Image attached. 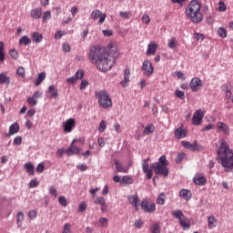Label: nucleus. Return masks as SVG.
I'll return each instance as SVG.
<instances>
[{
  "label": "nucleus",
  "instance_id": "obj_1",
  "mask_svg": "<svg viewBox=\"0 0 233 233\" xmlns=\"http://www.w3.org/2000/svg\"><path fill=\"white\" fill-rule=\"evenodd\" d=\"M110 52H117V48L111 46H92L89 49L88 59L92 65H94L99 72H108L114 66L116 56Z\"/></svg>",
  "mask_w": 233,
  "mask_h": 233
},
{
  "label": "nucleus",
  "instance_id": "obj_2",
  "mask_svg": "<svg viewBox=\"0 0 233 233\" xmlns=\"http://www.w3.org/2000/svg\"><path fill=\"white\" fill-rule=\"evenodd\" d=\"M218 159L224 168V172L233 173V151L227 142L222 141L217 151Z\"/></svg>",
  "mask_w": 233,
  "mask_h": 233
},
{
  "label": "nucleus",
  "instance_id": "obj_3",
  "mask_svg": "<svg viewBox=\"0 0 233 233\" xmlns=\"http://www.w3.org/2000/svg\"><path fill=\"white\" fill-rule=\"evenodd\" d=\"M186 15L191 19L192 23H201L203 21L201 4L198 0L191 1L186 9Z\"/></svg>",
  "mask_w": 233,
  "mask_h": 233
},
{
  "label": "nucleus",
  "instance_id": "obj_4",
  "mask_svg": "<svg viewBox=\"0 0 233 233\" xmlns=\"http://www.w3.org/2000/svg\"><path fill=\"white\" fill-rule=\"evenodd\" d=\"M168 160L167 157L162 156L159 157L158 162L153 164L151 168H155V174L157 176H163L164 177H168Z\"/></svg>",
  "mask_w": 233,
  "mask_h": 233
},
{
  "label": "nucleus",
  "instance_id": "obj_5",
  "mask_svg": "<svg viewBox=\"0 0 233 233\" xmlns=\"http://www.w3.org/2000/svg\"><path fill=\"white\" fill-rule=\"evenodd\" d=\"M96 96L102 108H110L112 106V98H110V95L106 90L96 92Z\"/></svg>",
  "mask_w": 233,
  "mask_h": 233
},
{
  "label": "nucleus",
  "instance_id": "obj_6",
  "mask_svg": "<svg viewBox=\"0 0 233 233\" xmlns=\"http://www.w3.org/2000/svg\"><path fill=\"white\" fill-rule=\"evenodd\" d=\"M172 216L180 221V227H183L184 228H190V221H188V218L185 217V214H183V211L177 209L172 212Z\"/></svg>",
  "mask_w": 233,
  "mask_h": 233
},
{
  "label": "nucleus",
  "instance_id": "obj_7",
  "mask_svg": "<svg viewBox=\"0 0 233 233\" xmlns=\"http://www.w3.org/2000/svg\"><path fill=\"white\" fill-rule=\"evenodd\" d=\"M141 70L143 72V76L150 77V76L154 74V66L152 65V62L148 59L144 60Z\"/></svg>",
  "mask_w": 233,
  "mask_h": 233
},
{
  "label": "nucleus",
  "instance_id": "obj_8",
  "mask_svg": "<svg viewBox=\"0 0 233 233\" xmlns=\"http://www.w3.org/2000/svg\"><path fill=\"white\" fill-rule=\"evenodd\" d=\"M203 117H205V110L198 109L192 117V124L198 127L203 123Z\"/></svg>",
  "mask_w": 233,
  "mask_h": 233
},
{
  "label": "nucleus",
  "instance_id": "obj_9",
  "mask_svg": "<svg viewBox=\"0 0 233 233\" xmlns=\"http://www.w3.org/2000/svg\"><path fill=\"white\" fill-rule=\"evenodd\" d=\"M141 208L142 210H144V212H148L149 214H152L156 212V204L154 202L144 199L141 203Z\"/></svg>",
  "mask_w": 233,
  "mask_h": 233
},
{
  "label": "nucleus",
  "instance_id": "obj_10",
  "mask_svg": "<svg viewBox=\"0 0 233 233\" xmlns=\"http://www.w3.org/2000/svg\"><path fill=\"white\" fill-rule=\"evenodd\" d=\"M74 128H76V119L69 118L68 120L63 123V129L64 132H66V134H70V132H72Z\"/></svg>",
  "mask_w": 233,
  "mask_h": 233
},
{
  "label": "nucleus",
  "instance_id": "obj_11",
  "mask_svg": "<svg viewBox=\"0 0 233 233\" xmlns=\"http://www.w3.org/2000/svg\"><path fill=\"white\" fill-rule=\"evenodd\" d=\"M203 87V81L198 77L192 78L190 82V88L192 92H198Z\"/></svg>",
  "mask_w": 233,
  "mask_h": 233
},
{
  "label": "nucleus",
  "instance_id": "obj_12",
  "mask_svg": "<svg viewBox=\"0 0 233 233\" xmlns=\"http://www.w3.org/2000/svg\"><path fill=\"white\" fill-rule=\"evenodd\" d=\"M76 139H74L71 143V145L69 146V147L67 149L65 150V154H66V156L70 157V156H77V154H79L81 151L79 150V147H77V146H75L74 143H76Z\"/></svg>",
  "mask_w": 233,
  "mask_h": 233
},
{
  "label": "nucleus",
  "instance_id": "obj_13",
  "mask_svg": "<svg viewBox=\"0 0 233 233\" xmlns=\"http://www.w3.org/2000/svg\"><path fill=\"white\" fill-rule=\"evenodd\" d=\"M91 17L94 21H96V19H99V23L103 25L105 19H106V14H102L100 10L96 9L92 11Z\"/></svg>",
  "mask_w": 233,
  "mask_h": 233
},
{
  "label": "nucleus",
  "instance_id": "obj_14",
  "mask_svg": "<svg viewBox=\"0 0 233 233\" xmlns=\"http://www.w3.org/2000/svg\"><path fill=\"white\" fill-rule=\"evenodd\" d=\"M217 130L225 136H228V134H230V127H228V125L225 124L224 122L217 123Z\"/></svg>",
  "mask_w": 233,
  "mask_h": 233
},
{
  "label": "nucleus",
  "instance_id": "obj_15",
  "mask_svg": "<svg viewBox=\"0 0 233 233\" xmlns=\"http://www.w3.org/2000/svg\"><path fill=\"white\" fill-rule=\"evenodd\" d=\"M129 83H130V68H126L124 71V80L120 82V85H122L123 88H127Z\"/></svg>",
  "mask_w": 233,
  "mask_h": 233
},
{
  "label": "nucleus",
  "instance_id": "obj_16",
  "mask_svg": "<svg viewBox=\"0 0 233 233\" xmlns=\"http://www.w3.org/2000/svg\"><path fill=\"white\" fill-rule=\"evenodd\" d=\"M179 197L183 198L185 201H190V199H192V191L187 188H183L179 192Z\"/></svg>",
  "mask_w": 233,
  "mask_h": 233
},
{
  "label": "nucleus",
  "instance_id": "obj_17",
  "mask_svg": "<svg viewBox=\"0 0 233 233\" xmlns=\"http://www.w3.org/2000/svg\"><path fill=\"white\" fill-rule=\"evenodd\" d=\"M128 201L135 207L136 210H139V197L137 195L129 196Z\"/></svg>",
  "mask_w": 233,
  "mask_h": 233
},
{
  "label": "nucleus",
  "instance_id": "obj_18",
  "mask_svg": "<svg viewBox=\"0 0 233 233\" xmlns=\"http://www.w3.org/2000/svg\"><path fill=\"white\" fill-rule=\"evenodd\" d=\"M30 15L33 19H41V16L43 15V9L41 7L35 8L31 10Z\"/></svg>",
  "mask_w": 233,
  "mask_h": 233
},
{
  "label": "nucleus",
  "instance_id": "obj_19",
  "mask_svg": "<svg viewBox=\"0 0 233 233\" xmlns=\"http://www.w3.org/2000/svg\"><path fill=\"white\" fill-rule=\"evenodd\" d=\"M95 205H100L102 212H105L106 210V202L105 201V198L103 197H97L95 201Z\"/></svg>",
  "mask_w": 233,
  "mask_h": 233
},
{
  "label": "nucleus",
  "instance_id": "obj_20",
  "mask_svg": "<svg viewBox=\"0 0 233 233\" xmlns=\"http://www.w3.org/2000/svg\"><path fill=\"white\" fill-rule=\"evenodd\" d=\"M0 85H10V76H8V73L2 72L0 74Z\"/></svg>",
  "mask_w": 233,
  "mask_h": 233
},
{
  "label": "nucleus",
  "instance_id": "obj_21",
  "mask_svg": "<svg viewBox=\"0 0 233 233\" xmlns=\"http://www.w3.org/2000/svg\"><path fill=\"white\" fill-rule=\"evenodd\" d=\"M175 136L177 139H183L187 137V130L183 129V127H178L175 131Z\"/></svg>",
  "mask_w": 233,
  "mask_h": 233
},
{
  "label": "nucleus",
  "instance_id": "obj_22",
  "mask_svg": "<svg viewBox=\"0 0 233 233\" xmlns=\"http://www.w3.org/2000/svg\"><path fill=\"white\" fill-rule=\"evenodd\" d=\"M208 228H216L218 227V219L214 216H209L208 218Z\"/></svg>",
  "mask_w": 233,
  "mask_h": 233
},
{
  "label": "nucleus",
  "instance_id": "obj_23",
  "mask_svg": "<svg viewBox=\"0 0 233 233\" xmlns=\"http://www.w3.org/2000/svg\"><path fill=\"white\" fill-rule=\"evenodd\" d=\"M24 168L25 169V171L27 172V174L29 176H34V174L35 172V167H34V165L31 162L25 164Z\"/></svg>",
  "mask_w": 233,
  "mask_h": 233
},
{
  "label": "nucleus",
  "instance_id": "obj_24",
  "mask_svg": "<svg viewBox=\"0 0 233 233\" xmlns=\"http://www.w3.org/2000/svg\"><path fill=\"white\" fill-rule=\"evenodd\" d=\"M195 185H198V187H203L207 185V177H197L193 178Z\"/></svg>",
  "mask_w": 233,
  "mask_h": 233
},
{
  "label": "nucleus",
  "instance_id": "obj_25",
  "mask_svg": "<svg viewBox=\"0 0 233 233\" xmlns=\"http://www.w3.org/2000/svg\"><path fill=\"white\" fill-rule=\"evenodd\" d=\"M156 50H157V45L156 43H150L147 46V56H154L156 54Z\"/></svg>",
  "mask_w": 233,
  "mask_h": 233
},
{
  "label": "nucleus",
  "instance_id": "obj_26",
  "mask_svg": "<svg viewBox=\"0 0 233 233\" xmlns=\"http://www.w3.org/2000/svg\"><path fill=\"white\" fill-rule=\"evenodd\" d=\"M115 167L117 172H122L124 174L128 172V167H125L120 162L115 161Z\"/></svg>",
  "mask_w": 233,
  "mask_h": 233
},
{
  "label": "nucleus",
  "instance_id": "obj_27",
  "mask_svg": "<svg viewBox=\"0 0 233 233\" xmlns=\"http://www.w3.org/2000/svg\"><path fill=\"white\" fill-rule=\"evenodd\" d=\"M45 79H46V73L42 72V73L38 74V76H37V77H36V79H35V86H39V85H41V83H42Z\"/></svg>",
  "mask_w": 233,
  "mask_h": 233
},
{
  "label": "nucleus",
  "instance_id": "obj_28",
  "mask_svg": "<svg viewBox=\"0 0 233 233\" xmlns=\"http://www.w3.org/2000/svg\"><path fill=\"white\" fill-rule=\"evenodd\" d=\"M23 221H25V214L19 211L16 215V225H18V227H23Z\"/></svg>",
  "mask_w": 233,
  "mask_h": 233
},
{
  "label": "nucleus",
  "instance_id": "obj_29",
  "mask_svg": "<svg viewBox=\"0 0 233 233\" xmlns=\"http://www.w3.org/2000/svg\"><path fill=\"white\" fill-rule=\"evenodd\" d=\"M31 37L35 43H41V41H43V35L38 32H34Z\"/></svg>",
  "mask_w": 233,
  "mask_h": 233
},
{
  "label": "nucleus",
  "instance_id": "obj_30",
  "mask_svg": "<svg viewBox=\"0 0 233 233\" xmlns=\"http://www.w3.org/2000/svg\"><path fill=\"white\" fill-rule=\"evenodd\" d=\"M9 132L12 136H14V134H17V132H19V124L14 123L11 125L9 127Z\"/></svg>",
  "mask_w": 233,
  "mask_h": 233
},
{
  "label": "nucleus",
  "instance_id": "obj_31",
  "mask_svg": "<svg viewBox=\"0 0 233 233\" xmlns=\"http://www.w3.org/2000/svg\"><path fill=\"white\" fill-rule=\"evenodd\" d=\"M30 43H32V40L26 35L22 36L19 40V45H24V46H28Z\"/></svg>",
  "mask_w": 233,
  "mask_h": 233
},
{
  "label": "nucleus",
  "instance_id": "obj_32",
  "mask_svg": "<svg viewBox=\"0 0 233 233\" xmlns=\"http://www.w3.org/2000/svg\"><path fill=\"white\" fill-rule=\"evenodd\" d=\"M122 185H132L134 179L131 177L124 176L121 180Z\"/></svg>",
  "mask_w": 233,
  "mask_h": 233
},
{
  "label": "nucleus",
  "instance_id": "obj_33",
  "mask_svg": "<svg viewBox=\"0 0 233 233\" xmlns=\"http://www.w3.org/2000/svg\"><path fill=\"white\" fill-rule=\"evenodd\" d=\"M5 61V43L3 41L0 42V63Z\"/></svg>",
  "mask_w": 233,
  "mask_h": 233
},
{
  "label": "nucleus",
  "instance_id": "obj_34",
  "mask_svg": "<svg viewBox=\"0 0 233 233\" xmlns=\"http://www.w3.org/2000/svg\"><path fill=\"white\" fill-rule=\"evenodd\" d=\"M181 145L182 147H184V148H187V150H191L192 152H194V142L193 144H191L188 141H182Z\"/></svg>",
  "mask_w": 233,
  "mask_h": 233
},
{
  "label": "nucleus",
  "instance_id": "obj_35",
  "mask_svg": "<svg viewBox=\"0 0 233 233\" xmlns=\"http://www.w3.org/2000/svg\"><path fill=\"white\" fill-rule=\"evenodd\" d=\"M48 90L51 94V97H54L55 99L58 97L59 94L57 93V89H56V86H50Z\"/></svg>",
  "mask_w": 233,
  "mask_h": 233
},
{
  "label": "nucleus",
  "instance_id": "obj_36",
  "mask_svg": "<svg viewBox=\"0 0 233 233\" xmlns=\"http://www.w3.org/2000/svg\"><path fill=\"white\" fill-rule=\"evenodd\" d=\"M167 46L171 49L176 48L177 46V40L176 38H171L167 41Z\"/></svg>",
  "mask_w": 233,
  "mask_h": 233
},
{
  "label": "nucleus",
  "instance_id": "obj_37",
  "mask_svg": "<svg viewBox=\"0 0 233 233\" xmlns=\"http://www.w3.org/2000/svg\"><path fill=\"white\" fill-rule=\"evenodd\" d=\"M217 34L218 35H219V37H222L223 39H225V37H227V29H225L224 27H219L218 29Z\"/></svg>",
  "mask_w": 233,
  "mask_h": 233
},
{
  "label": "nucleus",
  "instance_id": "obj_38",
  "mask_svg": "<svg viewBox=\"0 0 233 233\" xmlns=\"http://www.w3.org/2000/svg\"><path fill=\"white\" fill-rule=\"evenodd\" d=\"M48 19H52V12L46 11L42 17V21H43V23H46L48 21Z\"/></svg>",
  "mask_w": 233,
  "mask_h": 233
},
{
  "label": "nucleus",
  "instance_id": "obj_39",
  "mask_svg": "<svg viewBox=\"0 0 233 233\" xmlns=\"http://www.w3.org/2000/svg\"><path fill=\"white\" fill-rule=\"evenodd\" d=\"M217 10L218 12H227V5H225V2L219 1Z\"/></svg>",
  "mask_w": 233,
  "mask_h": 233
},
{
  "label": "nucleus",
  "instance_id": "obj_40",
  "mask_svg": "<svg viewBox=\"0 0 233 233\" xmlns=\"http://www.w3.org/2000/svg\"><path fill=\"white\" fill-rule=\"evenodd\" d=\"M105 130H106V121L102 120L99 123L98 132L103 133Z\"/></svg>",
  "mask_w": 233,
  "mask_h": 233
},
{
  "label": "nucleus",
  "instance_id": "obj_41",
  "mask_svg": "<svg viewBox=\"0 0 233 233\" xmlns=\"http://www.w3.org/2000/svg\"><path fill=\"white\" fill-rule=\"evenodd\" d=\"M62 233H72V224L70 223L65 224Z\"/></svg>",
  "mask_w": 233,
  "mask_h": 233
},
{
  "label": "nucleus",
  "instance_id": "obj_42",
  "mask_svg": "<svg viewBox=\"0 0 233 233\" xmlns=\"http://www.w3.org/2000/svg\"><path fill=\"white\" fill-rule=\"evenodd\" d=\"M58 203H60L62 207L68 206V202L66 201V198L65 196H61L58 198Z\"/></svg>",
  "mask_w": 233,
  "mask_h": 233
},
{
  "label": "nucleus",
  "instance_id": "obj_43",
  "mask_svg": "<svg viewBox=\"0 0 233 233\" xmlns=\"http://www.w3.org/2000/svg\"><path fill=\"white\" fill-rule=\"evenodd\" d=\"M9 55L12 57V59H18L19 58V53H17V50L12 49L9 51Z\"/></svg>",
  "mask_w": 233,
  "mask_h": 233
},
{
  "label": "nucleus",
  "instance_id": "obj_44",
  "mask_svg": "<svg viewBox=\"0 0 233 233\" xmlns=\"http://www.w3.org/2000/svg\"><path fill=\"white\" fill-rule=\"evenodd\" d=\"M16 74L20 77H25L26 74H25V67H23V66L18 67V69L16 70Z\"/></svg>",
  "mask_w": 233,
  "mask_h": 233
},
{
  "label": "nucleus",
  "instance_id": "obj_45",
  "mask_svg": "<svg viewBox=\"0 0 233 233\" xmlns=\"http://www.w3.org/2000/svg\"><path fill=\"white\" fill-rule=\"evenodd\" d=\"M152 133H154V126L147 125L144 129V134H152Z\"/></svg>",
  "mask_w": 233,
  "mask_h": 233
},
{
  "label": "nucleus",
  "instance_id": "obj_46",
  "mask_svg": "<svg viewBox=\"0 0 233 233\" xmlns=\"http://www.w3.org/2000/svg\"><path fill=\"white\" fill-rule=\"evenodd\" d=\"M74 76H75V78L77 81V79H81L82 77H85V71L80 69V70L76 72Z\"/></svg>",
  "mask_w": 233,
  "mask_h": 233
},
{
  "label": "nucleus",
  "instance_id": "obj_47",
  "mask_svg": "<svg viewBox=\"0 0 233 233\" xmlns=\"http://www.w3.org/2000/svg\"><path fill=\"white\" fill-rule=\"evenodd\" d=\"M132 15V13L128 12V11H120V16L123 19H130V16Z\"/></svg>",
  "mask_w": 233,
  "mask_h": 233
},
{
  "label": "nucleus",
  "instance_id": "obj_48",
  "mask_svg": "<svg viewBox=\"0 0 233 233\" xmlns=\"http://www.w3.org/2000/svg\"><path fill=\"white\" fill-rule=\"evenodd\" d=\"M203 146L198 144V141H194V150L193 152H201L203 150Z\"/></svg>",
  "mask_w": 233,
  "mask_h": 233
},
{
  "label": "nucleus",
  "instance_id": "obj_49",
  "mask_svg": "<svg viewBox=\"0 0 233 233\" xmlns=\"http://www.w3.org/2000/svg\"><path fill=\"white\" fill-rule=\"evenodd\" d=\"M151 233H161V227L159 226V224L155 223L153 225Z\"/></svg>",
  "mask_w": 233,
  "mask_h": 233
},
{
  "label": "nucleus",
  "instance_id": "obj_50",
  "mask_svg": "<svg viewBox=\"0 0 233 233\" xmlns=\"http://www.w3.org/2000/svg\"><path fill=\"white\" fill-rule=\"evenodd\" d=\"M157 204H158V205H165V193H161V194L157 197Z\"/></svg>",
  "mask_w": 233,
  "mask_h": 233
},
{
  "label": "nucleus",
  "instance_id": "obj_51",
  "mask_svg": "<svg viewBox=\"0 0 233 233\" xmlns=\"http://www.w3.org/2000/svg\"><path fill=\"white\" fill-rule=\"evenodd\" d=\"M99 223H100L101 227H103V228L108 227V218H99Z\"/></svg>",
  "mask_w": 233,
  "mask_h": 233
},
{
  "label": "nucleus",
  "instance_id": "obj_52",
  "mask_svg": "<svg viewBox=\"0 0 233 233\" xmlns=\"http://www.w3.org/2000/svg\"><path fill=\"white\" fill-rule=\"evenodd\" d=\"M142 23H144V25H150V16H148L147 14H144L142 16Z\"/></svg>",
  "mask_w": 233,
  "mask_h": 233
},
{
  "label": "nucleus",
  "instance_id": "obj_53",
  "mask_svg": "<svg viewBox=\"0 0 233 233\" xmlns=\"http://www.w3.org/2000/svg\"><path fill=\"white\" fill-rule=\"evenodd\" d=\"M175 95L177 97H178L179 99H185V92L181 91V90H178L177 89L175 91Z\"/></svg>",
  "mask_w": 233,
  "mask_h": 233
},
{
  "label": "nucleus",
  "instance_id": "obj_54",
  "mask_svg": "<svg viewBox=\"0 0 233 233\" xmlns=\"http://www.w3.org/2000/svg\"><path fill=\"white\" fill-rule=\"evenodd\" d=\"M28 218H29V219H32V220L35 219V218H37V211L30 210L28 212Z\"/></svg>",
  "mask_w": 233,
  "mask_h": 233
},
{
  "label": "nucleus",
  "instance_id": "obj_55",
  "mask_svg": "<svg viewBox=\"0 0 233 233\" xmlns=\"http://www.w3.org/2000/svg\"><path fill=\"white\" fill-rule=\"evenodd\" d=\"M27 103H28V105H30L31 106H35V105H37V100H35L34 96L28 97V98H27Z\"/></svg>",
  "mask_w": 233,
  "mask_h": 233
},
{
  "label": "nucleus",
  "instance_id": "obj_56",
  "mask_svg": "<svg viewBox=\"0 0 233 233\" xmlns=\"http://www.w3.org/2000/svg\"><path fill=\"white\" fill-rule=\"evenodd\" d=\"M30 188H35L36 187H39V181L37 179H33L29 183Z\"/></svg>",
  "mask_w": 233,
  "mask_h": 233
},
{
  "label": "nucleus",
  "instance_id": "obj_57",
  "mask_svg": "<svg viewBox=\"0 0 233 233\" xmlns=\"http://www.w3.org/2000/svg\"><path fill=\"white\" fill-rule=\"evenodd\" d=\"M184 157H185V153H179L176 157V163H181L183 161Z\"/></svg>",
  "mask_w": 233,
  "mask_h": 233
},
{
  "label": "nucleus",
  "instance_id": "obj_58",
  "mask_svg": "<svg viewBox=\"0 0 233 233\" xmlns=\"http://www.w3.org/2000/svg\"><path fill=\"white\" fill-rule=\"evenodd\" d=\"M194 37H195L196 41H199V39H201V41H203V39H205V35H203L201 33H195Z\"/></svg>",
  "mask_w": 233,
  "mask_h": 233
},
{
  "label": "nucleus",
  "instance_id": "obj_59",
  "mask_svg": "<svg viewBox=\"0 0 233 233\" xmlns=\"http://www.w3.org/2000/svg\"><path fill=\"white\" fill-rule=\"evenodd\" d=\"M66 82L67 83V85H76V83H77V80L76 78H75V76H71L67 78Z\"/></svg>",
  "mask_w": 233,
  "mask_h": 233
},
{
  "label": "nucleus",
  "instance_id": "obj_60",
  "mask_svg": "<svg viewBox=\"0 0 233 233\" xmlns=\"http://www.w3.org/2000/svg\"><path fill=\"white\" fill-rule=\"evenodd\" d=\"M85 210H86V203L82 202L78 206V212H85Z\"/></svg>",
  "mask_w": 233,
  "mask_h": 233
},
{
  "label": "nucleus",
  "instance_id": "obj_61",
  "mask_svg": "<svg viewBox=\"0 0 233 233\" xmlns=\"http://www.w3.org/2000/svg\"><path fill=\"white\" fill-rule=\"evenodd\" d=\"M49 194H51V196H54V198H57V189H56L54 186L50 187Z\"/></svg>",
  "mask_w": 233,
  "mask_h": 233
},
{
  "label": "nucleus",
  "instance_id": "obj_62",
  "mask_svg": "<svg viewBox=\"0 0 233 233\" xmlns=\"http://www.w3.org/2000/svg\"><path fill=\"white\" fill-rule=\"evenodd\" d=\"M45 171V164H38L36 167V172H38V174H41Z\"/></svg>",
  "mask_w": 233,
  "mask_h": 233
},
{
  "label": "nucleus",
  "instance_id": "obj_63",
  "mask_svg": "<svg viewBox=\"0 0 233 233\" xmlns=\"http://www.w3.org/2000/svg\"><path fill=\"white\" fill-rule=\"evenodd\" d=\"M65 34V31H56L55 34V39H61Z\"/></svg>",
  "mask_w": 233,
  "mask_h": 233
},
{
  "label": "nucleus",
  "instance_id": "obj_64",
  "mask_svg": "<svg viewBox=\"0 0 233 233\" xmlns=\"http://www.w3.org/2000/svg\"><path fill=\"white\" fill-rule=\"evenodd\" d=\"M88 86V82L86 80H82L80 84V90H85Z\"/></svg>",
  "mask_w": 233,
  "mask_h": 233
}]
</instances>
